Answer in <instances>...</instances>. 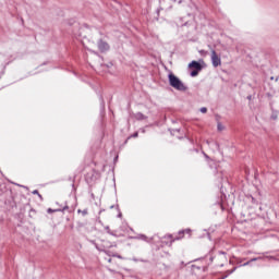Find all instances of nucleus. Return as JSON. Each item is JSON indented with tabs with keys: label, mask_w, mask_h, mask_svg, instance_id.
<instances>
[{
	"label": "nucleus",
	"mask_w": 279,
	"mask_h": 279,
	"mask_svg": "<svg viewBox=\"0 0 279 279\" xmlns=\"http://www.w3.org/2000/svg\"><path fill=\"white\" fill-rule=\"evenodd\" d=\"M198 73H199V71L194 70V71L191 72V76H192V77H197V74H198Z\"/></svg>",
	"instance_id": "nucleus-5"
},
{
	"label": "nucleus",
	"mask_w": 279,
	"mask_h": 279,
	"mask_svg": "<svg viewBox=\"0 0 279 279\" xmlns=\"http://www.w3.org/2000/svg\"><path fill=\"white\" fill-rule=\"evenodd\" d=\"M168 80H169L170 86H172V88H174L175 90H181V92L186 90V85H184V83L173 73H170L168 75Z\"/></svg>",
	"instance_id": "nucleus-1"
},
{
	"label": "nucleus",
	"mask_w": 279,
	"mask_h": 279,
	"mask_svg": "<svg viewBox=\"0 0 279 279\" xmlns=\"http://www.w3.org/2000/svg\"><path fill=\"white\" fill-rule=\"evenodd\" d=\"M211 64L213 66H221V58L217 56V52L215 50L211 51Z\"/></svg>",
	"instance_id": "nucleus-2"
},
{
	"label": "nucleus",
	"mask_w": 279,
	"mask_h": 279,
	"mask_svg": "<svg viewBox=\"0 0 279 279\" xmlns=\"http://www.w3.org/2000/svg\"><path fill=\"white\" fill-rule=\"evenodd\" d=\"M201 112H202L203 114H206V113L208 112V109H207L206 107H202V108H201Z\"/></svg>",
	"instance_id": "nucleus-6"
},
{
	"label": "nucleus",
	"mask_w": 279,
	"mask_h": 279,
	"mask_svg": "<svg viewBox=\"0 0 279 279\" xmlns=\"http://www.w3.org/2000/svg\"><path fill=\"white\" fill-rule=\"evenodd\" d=\"M33 195H38V191L37 190L33 191Z\"/></svg>",
	"instance_id": "nucleus-7"
},
{
	"label": "nucleus",
	"mask_w": 279,
	"mask_h": 279,
	"mask_svg": "<svg viewBox=\"0 0 279 279\" xmlns=\"http://www.w3.org/2000/svg\"><path fill=\"white\" fill-rule=\"evenodd\" d=\"M98 49L99 51H101V53H104L105 51H108V49H110V46L108 45V43L100 40L98 41Z\"/></svg>",
	"instance_id": "nucleus-3"
},
{
	"label": "nucleus",
	"mask_w": 279,
	"mask_h": 279,
	"mask_svg": "<svg viewBox=\"0 0 279 279\" xmlns=\"http://www.w3.org/2000/svg\"><path fill=\"white\" fill-rule=\"evenodd\" d=\"M189 69H195V71H202V63L197 61H192L189 64Z\"/></svg>",
	"instance_id": "nucleus-4"
}]
</instances>
